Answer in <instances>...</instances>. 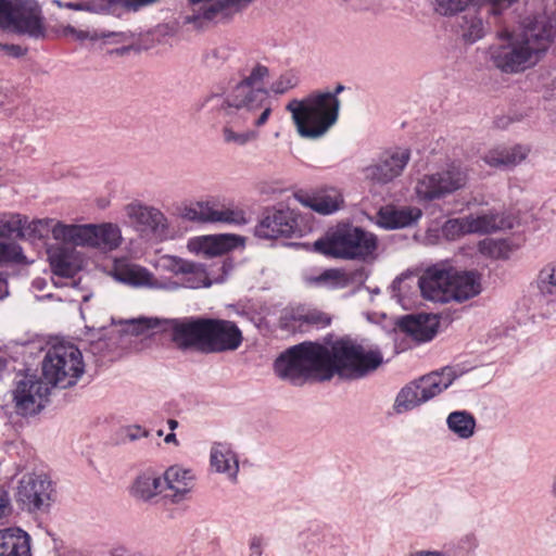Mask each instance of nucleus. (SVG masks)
<instances>
[{
    "mask_svg": "<svg viewBox=\"0 0 556 556\" xmlns=\"http://www.w3.org/2000/svg\"><path fill=\"white\" fill-rule=\"evenodd\" d=\"M383 362L377 348H366L355 340L327 336L323 342L305 341L289 348L275 361V374L293 384L308 379L329 380L336 374L359 379Z\"/></svg>",
    "mask_w": 556,
    "mask_h": 556,
    "instance_id": "nucleus-1",
    "label": "nucleus"
},
{
    "mask_svg": "<svg viewBox=\"0 0 556 556\" xmlns=\"http://www.w3.org/2000/svg\"><path fill=\"white\" fill-rule=\"evenodd\" d=\"M86 228L88 233L86 235L85 247L113 251L122 243V231L116 224H86Z\"/></svg>",
    "mask_w": 556,
    "mask_h": 556,
    "instance_id": "nucleus-24",
    "label": "nucleus"
},
{
    "mask_svg": "<svg viewBox=\"0 0 556 556\" xmlns=\"http://www.w3.org/2000/svg\"><path fill=\"white\" fill-rule=\"evenodd\" d=\"M12 511L13 507L9 492L3 486H0V520L10 517Z\"/></svg>",
    "mask_w": 556,
    "mask_h": 556,
    "instance_id": "nucleus-52",
    "label": "nucleus"
},
{
    "mask_svg": "<svg viewBox=\"0 0 556 556\" xmlns=\"http://www.w3.org/2000/svg\"><path fill=\"white\" fill-rule=\"evenodd\" d=\"M469 235H488L498 230L510 229L514 226L513 219L494 210L466 215Z\"/></svg>",
    "mask_w": 556,
    "mask_h": 556,
    "instance_id": "nucleus-26",
    "label": "nucleus"
},
{
    "mask_svg": "<svg viewBox=\"0 0 556 556\" xmlns=\"http://www.w3.org/2000/svg\"><path fill=\"white\" fill-rule=\"evenodd\" d=\"M400 327L416 341L427 342L435 336L439 327V319L432 314L406 316L401 320Z\"/></svg>",
    "mask_w": 556,
    "mask_h": 556,
    "instance_id": "nucleus-30",
    "label": "nucleus"
},
{
    "mask_svg": "<svg viewBox=\"0 0 556 556\" xmlns=\"http://www.w3.org/2000/svg\"><path fill=\"white\" fill-rule=\"evenodd\" d=\"M208 201L198 202L194 207H191V208L187 210L186 217H188L189 219H192V220L207 222L202 216V207H201V205H203V204H205Z\"/></svg>",
    "mask_w": 556,
    "mask_h": 556,
    "instance_id": "nucleus-56",
    "label": "nucleus"
},
{
    "mask_svg": "<svg viewBox=\"0 0 556 556\" xmlns=\"http://www.w3.org/2000/svg\"><path fill=\"white\" fill-rule=\"evenodd\" d=\"M306 538L305 549L308 554H314V556H343L342 546L334 543L333 539L318 533H311Z\"/></svg>",
    "mask_w": 556,
    "mask_h": 556,
    "instance_id": "nucleus-39",
    "label": "nucleus"
},
{
    "mask_svg": "<svg viewBox=\"0 0 556 556\" xmlns=\"http://www.w3.org/2000/svg\"><path fill=\"white\" fill-rule=\"evenodd\" d=\"M157 267L173 277H163V291L176 292L182 288L199 289L207 288L213 283L225 281L231 266L226 261L217 262L207 271L202 264L194 263L175 255H163L157 261Z\"/></svg>",
    "mask_w": 556,
    "mask_h": 556,
    "instance_id": "nucleus-6",
    "label": "nucleus"
},
{
    "mask_svg": "<svg viewBox=\"0 0 556 556\" xmlns=\"http://www.w3.org/2000/svg\"><path fill=\"white\" fill-rule=\"evenodd\" d=\"M340 104L338 97L326 91L311 93L303 100L294 99L286 109L292 114L301 137L317 139L337 123Z\"/></svg>",
    "mask_w": 556,
    "mask_h": 556,
    "instance_id": "nucleus-4",
    "label": "nucleus"
},
{
    "mask_svg": "<svg viewBox=\"0 0 556 556\" xmlns=\"http://www.w3.org/2000/svg\"><path fill=\"white\" fill-rule=\"evenodd\" d=\"M230 237L227 236H208L197 238L189 242V249L202 252L207 255H220L230 247Z\"/></svg>",
    "mask_w": 556,
    "mask_h": 556,
    "instance_id": "nucleus-40",
    "label": "nucleus"
},
{
    "mask_svg": "<svg viewBox=\"0 0 556 556\" xmlns=\"http://www.w3.org/2000/svg\"><path fill=\"white\" fill-rule=\"evenodd\" d=\"M451 278L452 267L440 263L428 267L418 278L417 286L426 300L447 303L453 299Z\"/></svg>",
    "mask_w": 556,
    "mask_h": 556,
    "instance_id": "nucleus-17",
    "label": "nucleus"
},
{
    "mask_svg": "<svg viewBox=\"0 0 556 556\" xmlns=\"http://www.w3.org/2000/svg\"><path fill=\"white\" fill-rule=\"evenodd\" d=\"M14 103V90L0 81V112L10 113Z\"/></svg>",
    "mask_w": 556,
    "mask_h": 556,
    "instance_id": "nucleus-50",
    "label": "nucleus"
},
{
    "mask_svg": "<svg viewBox=\"0 0 556 556\" xmlns=\"http://www.w3.org/2000/svg\"><path fill=\"white\" fill-rule=\"evenodd\" d=\"M0 263L26 264L27 258L17 242L4 238L0 239Z\"/></svg>",
    "mask_w": 556,
    "mask_h": 556,
    "instance_id": "nucleus-45",
    "label": "nucleus"
},
{
    "mask_svg": "<svg viewBox=\"0 0 556 556\" xmlns=\"http://www.w3.org/2000/svg\"><path fill=\"white\" fill-rule=\"evenodd\" d=\"M160 492H163L162 478L153 471L139 475L131 486V494L142 501H150Z\"/></svg>",
    "mask_w": 556,
    "mask_h": 556,
    "instance_id": "nucleus-37",
    "label": "nucleus"
},
{
    "mask_svg": "<svg viewBox=\"0 0 556 556\" xmlns=\"http://www.w3.org/2000/svg\"><path fill=\"white\" fill-rule=\"evenodd\" d=\"M492 5V13L496 14L500 10L510 7L518 0H486Z\"/></svg>",
    "mask_w": 556,
    "mask_h": 556,
    "instance_id": "nucleus-57",
    "label": "nucleus"
},
{
    "mask_svg": "<svg viewBox=\"0 0 556 556\" xmlns=\"http://www.w3.org/2000/svg\"><path fill=\"white\" fill-rule=\"evenodd\" d=\"M13 0H0V28L10 27Z\"/></svg>",
    "mask_w": 556,
    "mask_h": 556,
    "instance_id": "nucleus-53",
    "label": "nucleus"
},
{
    "mask_svg": "<svg viewBox=\"0 0 556 556\" xmlns=\"http://www.w3.org/2000/svg\"><path fill=\"white\" fill-rule=\"evenodd\" d=\"M111 275L116 281L131 288L162 291L163 288H166V285H163V276L156 277L148 268L127 258L115 260Z\"/></svg>",
    "mask_w": 556,
    "mask_h": 556,
    "instance_id": "nucleus-18",
    "label": "nucleus"
},
{
    "mask_svg": "<svg viewBox=\"0 0 556 556\" xmlns=\"http://www.w3.org/2000/svg\"><path fill=\"white\" fill-rule=\"evenodd\" d=\"M409 159L408 149L386 151L375 163L363 168L364 178L376 185H386L402 174Z\"/></svg>",
    "mask_w": 556,
    "mask_h": 556,
    "instance_id": "nucleus-16",
    "label": "nucleus"
},
{
    "mask_svg": "<svg viewBox=\"0 0 556 556\" xmlns=\"http://www.w3.org/2000/svg\"><path fill=\"white\" fill-rule=\"evenodd\" d=\"M52 481L43 473H28L18 481L15 500L22 510L47 513L53 502Z\"/></svg>",
    "mask_w": 556,
    "mask_h": 556,
    "instance_id": "nucleus-12",
    "label": "nucleus"
},
{
    "mask_svg": "<svg viewBox=\"0 0 556 556\" xmlns=\"http://www.w3.org/2000/svg\"><path fill=\"white\" fill-rule=\"evenodd\" d=\"M112 556H143L141 553L119 546L112 551Z\"/></svg>",
    "mask_w": 556,
    "mask_h": 556,
    "instance_id": "nucleus-61",
    "label": "nucleus"
},
{
    "mask_svg": "<svg viewBox=\"0 0 556 556\" xmlns=\"http://www.w3.org/2000/svg\"><path fill=\"white\" fill-rule=\"evenodd\" d=\"M156 0H74L64 2V9L89 13L119 14L122 11H137Z\"/></svg>",
    "mask_w": 556,
    "mask_h": 556,
    "instance_id": "nucleus-21",
    "label": "nucleus"
},
{
    "mask_svg": "<svg viewBox=\"0 0 556 556\" xmlns=\"http://www.w3.org/2000/svg\"><path fill=\"white\" fill-rule=\"evenodd\" d=\"M296 320H299L301 325L306 324L316 328H325L330 325L331 317L318 309H308L303 314H299Z\"/></svg>",
    "mask_w": 556,
    "mask_h": 556,
    "instance_id": "nucleus-48",
    "label": "nucleus"
},
{
    "mask_svg": "<svg viewBox=\"0 0 556 556\" xmlns=\"http://www.w3.org/2000/svg\"><path fill=\"white\" fill-rule=\"evenodd\" d=\"M242 341V332L233 321L203 318V352L235 351Z\"/></svg>",
    "mask_w": 556,
    "mask_h": 556,
    "instance_id": "nucleus-14",
    "label": "nucleus"
},
{
    "mask_svg": "<svg viewBox=\"0 0 556 556\" xmlns=\"http://www.w3.org/2000/svg\"><path fill=\"white\" fill-rule=\"evenodd\" d=\"M53 218H40L28 220L25 216V223H23L20 230V239L25 240H41L48 238L52 231Z\"/></svg>",
    "mask_w": 556,
    "mask_h": 556,
    "instance_id": "nucleus-42",
    "label": "nucleus"
},
{
    "mask_svg": "<svg viewBox=\"0 0 556 556\" xmlns=\"http://www.w3.org/2000/svg\"><path fill=\"white\" fill-rule=\"evenodd\" d=\"M452 301L463 302L481 292V277L476 271H456L452 268Z\"/></svg>",
    "mask_w": 556,
    "mask_h": 556,
    "instance_id": "nucleus-33",
    "label": "nucleus"
},
{
    "mask_svg": "<svg viewBox=\"0 0 556 556\" xmlns=\"http://www.w3.org/2000/svg\"><path fill=\"white\" fill-rule=\"evenodd\" d=\"M126 331L131 334L164 333L174 345L182 351L198 350L203 352V318L202 317H138L126 320Z\"/></svg>",
    "mask_w": 556,
    "mask_h": 556,
    "instance_id": "nucleus-5",
    "label": "nucleus"
},
{
    "mask_svg": "<svg viewBox=\"0 0 556 556\" xmlns=\"http://www.w3.org/2000/svg\"><path fill=\"white\" fill-rule=\"evenodd\" d=\"M479 545V541L475 534H466L459 540V546L468 552L475 551Z\"/></svg>",
    "mask_w": 556,
    "mask_h": 556,
    "instance_id": "nucleus-55",
    "label": "nucleus"
},
{
    "mask_svg": "<svg viewBox=\"0 0 556 556\" xmlns=\"http://www.w3.org/2000/svg\"><path fill=\"white\" fill-rule=\"evenodd\" d=\"M424 403L425 401L421 400V394L417 388V383L414 381L402 388L397 393L393 409L396 414H403Z\"/></svg>",
    "mask_w": 556,
    "mask_h": 556,
    "instance_id": "nucleus-41",
    "label": "nucleus"
},
{
    "mask_svg": "<svg viewBox=\"0 0 556 556\" xmlns=\"http://www.w3.org/2000/svg\"><path fill=\"white\" fill-rule=\"evenodd\" d=\"M269 77V68L261 63L247 65L238 72L229 85V99L214 98L215 104H226L228 112L241 110L243 118L255 127H264L278 108L274 96H281L299 85V77L292 71L282 73L269 88L264 86Z\"/></svg>",
    "mask_w": 556,
    "mask_h": 556,
    "instance_id": "nucleus-2",
    "label": "nucleus"
},
{
    "mask_svg": "<svg viewBox=\"0 0 556 556\" xmlns=\"http://www.w3.org/2000/svg\"><path fill=\"white\" fill-rule=\"evenodd\" d=\"M468 170L459 163H450L445 167L421 175L416 179L414 192L419 202L442 200L465 188Z\"/></svg>",
    "mask_w": 556,
    "mask_h": 556,
    "instance_id": "nucleus-9",
    "label": "nucleus"
},
{
    "mask_svg": "<svg viewBox=\"0 0 556 556\" xmlns=\"http://www.w3.org/2000/svg\"><path fill=\"white\" fill-rule=\"evenodd\" d=\"M356 271H346L338 268L324 270L321 274L311 277L309 282L327 289H343L356 279Z\"/></svg>",
    "mask_w": 556,
    "mask_h": 556,
    "instance_id": "nucleus-35",
    "label": "nucleus"
},
{
    "mask_svg": "<svg viewBox=\"0 0 556 556\" xmlns=\"http://www.w3.org/2000/svg\"><path fill=\"white\" fill-rule=\"evenodd\" d=\"M41 370L51 387H74L85 372L83 354L72 343L52 345L42 359Z\"/></svg>",
    "mask_w": 556,
    "mask_h": 556,
    "instance_id": "nucleus-8",
    "label": "nucleus"
},
{
    "mask_svg": "<svg viewBox=\"0 0 556 556\" xmlns=\"http://www.w3.org/2000/svg\"><path fill=\"white\" fill-rule=\"evenodd\" d=\"M125 214L130 225L142 236L159 241L169 238V223L160 208L134 201L125 206Z\"/></svg>",
    "mask_w": 556,
    "mask_h": 556,
    "instance_id": "nucleus-13",
    "label": "nucleus"
},
{
    "mask_svg": "<svg viewBox=\"0 0 556 556\" xmlns=\"http://www.w3.org/2000/svg\"><path fill=\"white\" fill-rule=\"evenodd\" d=\"M0 556H31L29 534L15 527L0 530Z\"/></svg>",
    "mask_w": 556,
    "mask_h": 556,
    "instance_id": "nucleus-31",
    "label": "nucleus"
},
{
    "mask_svg": "<svg viewBox=\"0 0 556 556\" xmlns=\"http://www.w3.org/2000/svg\"><path fill=\"white\" fill-rule=\"evenodd\" d=\"M63 31L65 35L73 36L76 40L79 41H84L89 37L87 31L76 29L73 26L65 27Z\"/></svg>",
    "mask_w": 556,
    "mask_h": 556,
    "instance_id": "nucleus-60",
    "label": "nucleus"
},
{
    "mask_svg": "<svg viewBox=\"0 0 556 556\" xmlns=\"http://www.w3.org/2000/svg\"><path fill=\"white\" fill-rule=\"evenodd\" d=\"M51 386L34 374H18L15 377L13 403L17 415L23 417L40 413L50 394Z\"/></svg>",
    "mask_w": 556,
    "mask_h": 556,
    "instance_id": "nucleus-11",
    "label": "nucleus"
},
{
    "mask_svg": "<svg viewBox=\"0 0 556 556\" xmlns=\"http://www.w3.org/2000/svg\"><path fill=\"white\" fill-rule=\"evenodd\" d=\"M10 27L21 35L35 40L47 36V27L41 5L37 0H13Z\"/></svg>",
    "mask_w": 556,
    "mask_h": 556,
    "instance_id": "nucleus-15",
    "label": "nucleus"
},
{
    "mask_svg": "<svg viewBox=\"0 0 556 556\" xmlns=\"http://www.w3.org/2000/svg\"><path fill=\"white\" fill-rule=\"evenodd\" d=\"M536 288L540 294L552 301L556 296V262L546 264L539 273Z\"/></svg>",
    "mask_w": 556,
    "mask_h": 556,
    "instance_id": "nucleus-43",
    "label": "nucleus"
},
{
    "mask_svg": "<svg viewBox=\"0 0 556 556\" xmlns=\"http://www.w3.org/2000/svg\"><path fill=\"white\" fill-rule=\"evenodd\" d=\"M407 556H450L446 552L440 549H417Z\"/></svg>",
    "mask_w": 556,
    "mask_h": 556,
    "instance_id": "nucleus-58",
    "label": "nucleus"
},
{
    "mask_svg": "<svg viewBox=\"0 0 556 556\" xmlns=\"http://www.w3.org/2000/svg\"><path fill=\"white\" fill-rule=\"evenodd\" d=\"M165 498L173 504H180L190 497L194 488L195 476L192 469L180 465L169 466L163 473Z\"/></svg>",
    "mask_w": 556,
    "mask_h": 556,
    "instance_id": "nucleus-20",
    "label": "nucleus"
},
{
    "mask_svg": "<svg viewBox=\"0 0 556 556\" xmlns=\"http://www.w3.org/2000/svg\"><path fill=\"white\" fill-rule=\"evenodd\" d=\"M547 88H548V96L549 97H555L556 96V78L551 80V83L547 86Z\"/></svg>",
    "mask_w": 556,
    "mask_h": 556,
    "instance_id": "nucleus-64",
    "label": "nucleus"
},
{
    "mask_svg": "<svg viewBox=\"0 0 556 556\" xmlns=\"http://www.w3.org/2000/svg\"><path fill=\"white\" fill-rule=\"evenodd\" d=\"M214 98L220 100L229 99V90L226 94L212 93L204 98L201 108H207L212 112H216L217 115L223 119V138L226 143H235L239 147H243L250 142L257 140L262 127H255L251 122L243 118L241 110L237 112H228L226 104H215Z\"/></svg>",
    "mask_w": 556,
    "mask_h": 556,
    "instance_id": "nucleus-10",
    "label": "nucleus"
},
{
    "mask_svg": "<svg viewBox=\"0 0 556 556\" xmlns=\"http://www.w3.org/2000/svg\"><path fill=\"white\" fill-rule=\"evenodd\" d=\"M48 258L53 275L62 278H72L79 270V260L74 250L64 247H51L48 249Z\"/></svg>",
    "mask_w": 556,
    "mask_h": 556,
    "instance_id": "nucleus-34",
    "label": "nucleus"
},
{
    "mask_svg": "<svg viewBox=\"0 0 556 556\" xmlns=\"http://www.w3.org/2000/svg\"><path fill=\"white\" fill-rule=\"evenodd\" d=\"M267 547V540L261 534H253L248 540V555L247 556H267L265 548Z\"/></svg>",
    "mask_w": 556,
    "mask_h": 556,
    "instance_id": "nucleus-49",
    "label": "nucleus"
},
{
    "mask_svg": "<svg viewBox=\"0 0 556 556\" xmlns=\"http://www.w3.org/2000/svg\"><path fill=\"white\" fill-rule=\"evenodd\" d=\"M377 237L357 226L343 224L328 235L326 239L314 243L315 251L338 258L366 261L375 255Z\"/></svg>",
    "mask_w": 556,
    "mask_h": 556,
    "instance_id": "nucleus-7",
    "label": "nucleus"
},
{
    "mask_svg": "<svg viewBox=\"0 0 556 556\" xmlns=\"http://www.w3.org/2000/svg\"><path fill=\"white\" fill-rule=\"evenodd\" d=\"M25 223V215L4 213L0 215V239L9 238L15 233L20 238L21 227Z\"/></svg>",
    "mask_w": 556,
    "mask_h": 556,
    "instance_id": "nucleus-46",
    "label": "nucleus"
},
{
    "mask_svg": "<svg viewBox=\"0 0 556 556\" xmlns=\"http://www.w3.org/2000/svg\"><path fill=\"white\" fill-rule=\"evenodd\" d=\"M1 49L5 51L9 55H12L14 58H18L25 53V50L17 45H0Z\"/></svg>",
    "mask_w": 556,
    "mask_h": 556,
    "instance_id": "nucleus-59",
    "label": "nucleus"
},
{
    "mask_svg": "<svg viewBox=\"0 0 556 556\" xmlns=\"http://www.w3.org/2000/svg\"><path fill=\"white\" fill-rule=\"evenodd\" d=\"M554 29L544 17H535L518 33L503 30L486 50L488 61L505 74H518L535 66L546 54Z\"/></svg>",
    "mask_w": 556,
    "mask_h": 556,
    "instance_id": "nucleus-3",
    "label": "nucleus"
},
{
    "mask_svg": "<svg viewBox=\"0 0 556 556\" xmlns=\"http://www.w3.org/2000/svg\"><path fill=\"white\" fill-rule=\"evenodd\" d=\"M462 36L470 43L476 42L484 36V26L481 17L475 13H467L462 17Z\"/></svg>",
    "mask_w": 556,
    "mask_h": 556,
    "instance_id": "nucleus-44",
    "label": "nucleus"
},
{
    "mask_svg": "<svg viewBox=\"0 0 556 556\" xmlns=\"http://www.w3.org/2000/svg\"><path fill=\"white\" fill-rule=\"evenodd\" d=\"M87 233L88 229L86 225L64 224L63 222L53 219L51 235L56 241L76 247H85Z\"/></svg>",
    "mask_w": 556,
    "mask_h": 556,
    "instance_id": "nucleus-36",
    "label": "nucleus"
},
{
    "mask_svg": "<svg viewBox=\"0 0 556 556\" xmlns=\"http://www.w3.org/2000/svg\"><path fill=\"white\" fill-rule=\"evenodd\" d=\"M421 216L422 211L416 206L382 207L376 216V224L383 229L404 228L415 224Z\"/></svg>",
    "mask_w": 556,
    "mask_h": 556,
    "instance_id": "nucleus-27",
    "label": "nucleus"
},
{
    "mask_svg": "<svg viewBox=\"0 0 556 556\" xmlns=\"http://www.w3.org/2000/svg\"><path fill=\"white\" fill-rule=\"evenodd\" d=\"M164 442L167 443V444H175V445H178V440L176 438V434L174 432H170L168 433L165 438H164Z\"/></svg>",
    "mask_w": 556,
    "mask_h": 556,
    "instance_id": "nucleus-63",
    "label": "nucleus"
},
{
    "mask_svg": "<svg viewBox=\"0 0 556 556\" xmlns=\"http://www.w3.org/2000/svg\"><path fill=\"white\" fill-rule=\"evenodd\" d=\"M462 371L456 367H444L441 371H433L415 380L421 394V400L430 401L434 396L446 390L453 381L462 376Z\"/></svg>",
    "mask_w": 556,
    "mask_h": 556,
    "instance_id": "nucleus-25",
    "label": "nucleus"
},
{
    "mask_svg": "<svg viewBox=\"0 0 556 556\" xmlns=\"http://www.w3.org/2000/svg\"><path fill=\"white\" fill-rule=\"evenodd\" d=\"M230 55V51L226 47H218L213 49L206 55V61L211 66H217L219 63L227 60Z\"/></svg>",
    "mask_w": 556,
    "mask_h": 556,
    "instance_id": "nucleus-51",
    "label": "nucleus"
},
{
    "mask_svg": "<svg viewBox=\"0 0 556 556\" xmlns=\"http://www.w3.org/2000/svg\"><path fill=\"white\" fill-rule=\"evenodd\" d=\"M210 465L214 471L236 482L239 472L237 454L226 443H214L210 451Z\"/></svg>",
    "mask_w": 556,
    "mask_h": 556,
    "instance_id": "nucleus-29",
    "label": "nucleus"
},
{
    "mask_svg": "<svg viewBox=\"0 0 556 556\" xmlns=\"http://www.w3.org/2000/svg\"><path fill=\"white\" fill-rule=\"evenodd\" d=\"M446 425L457 438L467 440L475 434L476 419L467 410H455L448 414Z\"/></svg>",
    "mask_w": 556,
    "mask_h": 556,
    "instance_id": "nucleus-38",
    "label": "nucleus"
},
{
    "mask_svg": "<svg viewBox=\"0 0 556 556\" xmlns=\"http://www.w3.org/2000/svg\"><path fill=\"white\" fill-rule=\"evenodd\" d=\"M530 151L527 144L498 146L489 150L483 155V161L491 167L510 170L525 162Z\"/></svg>",
    "mask_w": 556,
    "mask_h": 556,
    "instance_id": "nucleus-23",
    "label": "nucleus"
},
{
    "mask_svg": "<svg viewBox=\"0 0 556 556\" xmlns=\"http://www.w3.org/2000/svg\"><path fill=\"white\" fill-rule=\"evenodd\" d=\"M194 7V14L188 16V22H197L199 20L212 21L219 15L226 14L233 8L248 4L252 0H188Z\"/></svg>",
    "mask_w": 556,
    "mask_h": 556,
    "instance_id": "nucleus-28",
    "label": "nucleus"
},
{
    "mask_svg": "<svg viewBox=\"0 0 556 556\" xmlns=\"http://www.w3.org/2000/svg\"><path fill=\"white\" fill-rule=\"evenodd\" d=\"M125 437L129 441H136L141 438L149 437V431L147 429L142 428L141 426L132 425L125 429Z\"/></svg>",
    "mask_w": 556,
    "mask_h": 556,
    "instance_id": "nucleus-54",
    "label": "nucleus"
},
{
    "mask_svg": "<svg viewBox=\"0 0 556 556\" xmlns=\"http://www.w3.org/2000/svg\"><path fill=\"white\" fill-rule=\"evenodd\" d=\"M295 199L303 206L321 215H330L338 212L344 202L341 191L333 187L321 188L313 193H296Z\"/></svg>",
    "mask_w": 556,
    "mask_h": 556,
    "instance_id": "nucleus-22",
    "label": "nucleus"
},
{
    "mask_svg": "<svg viewBox=\"0 0 556 556\" xmlns=\"http://www.w3.org/2000/svg\"><path fill=\"white\" fill-rule=\"evenodd\" d=\"M202 216L208 223H224L230 225H244L248 223L243 210L235 205H225L217 201H208L201 205Z\"/></svg>",
    "mask_w": 556,
    "mask_h": 556,
    "instance_id": "nucleus-32",
    "label": "nucleus"
},
{
    "mask_svg": "<svg viewBox=\"0 0 556 556\" xmlns=\"http://www.w3.org/2000/svg\"><path fill=\"white\" fill-rule=\"evenodd\" d=\"M442 235L447 240H455L469 235L466 216L446 220L442 226Z\"/></svg>",
    "mask_w": 556,
    "mask_h": 556,
    "instance_id": "nucleus-47",
    "label": "nucleus"
},
{
    "mask_svg": "<svg viewBox=\"0 0 556 556\" xmlns=\"http://www.w3.org/2000/svg\"><path fill=\"white\" fill-rule=\"evenodd\" d=\"M8 283L4 278L0 276V300H3L5 296H8Z\"/></svg>",
    "mask_w": 556,
    "mask_h": 556,
    "instance_id": "nucleus-62",
    "label": "nucleus"
},
{
    "mask_svg": "<svg viewBox=\"0 0 556 556\" xmlns=\"http://www.w3.org/2000/svg\"><path fill=\"white\" fill-rule=\"evenodd\" d=\"M298 232L300 233L301 230L298 227L295 213L289 208L269 211L254 229L257 238L266 240L290 238Z\"/></svg>",
    "mask_w": 556,
    "mask_h": 556,
    "instance_id": "nucleus-19",
    "label": "nucleus"
}]
</instances>
